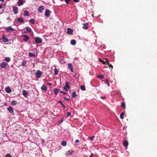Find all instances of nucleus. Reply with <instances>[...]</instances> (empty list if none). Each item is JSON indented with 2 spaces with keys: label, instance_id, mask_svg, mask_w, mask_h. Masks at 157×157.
Here are the masks:
<instances>
[{
  "label": "nucleus",
  "instance_id": "26",
  "mask_svg": "<svg viewBox=\"0 0 157 157\" xmlns=\"http://www.w3.org/2000/svg\"><path fill=\"white\" fill-rule=\"evenodd\" d=\"M70 83L68 82H67L65 83V86L68 88H70V87L69 86Z\"/></svg>",
  "mask_w": 157,
  "mask_h": 157
},
{
  "label": "nucleus",
  "instance_id": "59",
  "mask_svg": "<svg viewBox=\"0 0 157 157\" xmlns=\"http://www.w3.org/2000/svg\"><path fill=\"white\" fill-rule=\"evenodd\" d=\"M0 1H2L3 2H4L3 0H0Z\"/></svg>",
  "mask_w": 157,
  "mask_h": 157
},
{
  "label": "nucleus",
  "instance_id": "50",
  "mask_svg": "<svg viewBox=\"0 0 157 157\" xmlns=\"http://www.w3.org/2000/svg\"><path fill=\"white\" fill-rule=\"evenodd\" d=\"M74 1L75 2H79V0H74Z\"/></svg>",
  "mask_w": 157,
  "mask_h": 157
},
{
  "label": "nucleus",
  "instance_id": "53",
  "mask_svg": "<svg viewBox=\"0 0 157 157\" xmlns=\"http://www.w3.org/2000/svg\"><path fill=\"white\" fill-rule=\"evenodd\" d=\"M61 105L63 106L64 108H65L66 107H65V106L64 105V104H63V103L61 104Z\"/></svg>",
  "mask_w": 157,
  "mask_h": 157
},
{
  "label": "nucleus",
  "instance_id": "16",
  "mask_svg": "<svg viewBox=\"0 0 157 157\" xmlns=\"http://www.w3.org/2000/svg\"><path fill=\"white\" fill-rule=\"evenodd\" d=\"M41 89L42 90L46 91L47 89V87L45 85H43L41 87Z\"/></svg>",
  "mask_w": 157,
  "mask_h": 157
},
{
  "label": "nucleus",
  "instance_id": "58",
  "mask_svg": "<svg viewBox=\"0 0 157 157\" xmlns=\"http://www.w3.org/2000/svg\"><path fill=\"white\" fill-rule=\"evenodd\" d=\"M48 84L49 85H52V84L51 83H48Z\"/></svg>",
  "mask_w": 157,
  "mask_h": 157
},
{
  "label": "nucleus",
  "instance_id": "47",
  "mask_svg": "<svg viewBox=\"0 0 157 157\" xmlns=\"http://www.w3.org/2000/svg\"><path fill=\"white\" fill-rule=\"evenodd\" d=\"M60 93H63L64 94H67L66 92H64L63 91H60Z\"/></svg>",
  "mask_w": 157,
  "mask_h": 157
},
{
  "label": "nucleus",
  "instance_id": "22",
  "mask_svg": "<svg viewBox=\"0 0 157 157\" xmlns=\"http://www.w3.org/2000/svg\"><path fill=\"white\" fill-rule=\"evenodd\" d=\"M24 21V19L21 18H19L17 19V21L19 22H23Z\"/></svg>",
  "mask_w": 157,
  "mask_h": 157
},
{
  "label": "nucleus",
  "instance_id": "42",
  "mask_svg": "<svg viewBox=\"0 0 157 157\" xmlns=\"http://www.w3.org/2000/svg\"><path fill=\"white\" fill-rule=\"evenodd\" d=\"M63 119H61L60 120H59L58 122V124H60L61 123L63 122Z\"/></svg>",
  "mask_w": 157,
  "mask_h": 157
},
{
  "label": "nucleus",
  "instance_id": "25",
  "mask_svg": "<svg viewBox=\"0 0 157 157\" xmlns=\"http://www.w3.org/2000/svg\"><path fill=\"white\" fill-rule=\"evenodd\" d=\"M29 56L30 57H34L35 56V55L34 54L32 53L31 52H29Z\"/></svg>",
  "mask_w": 157,
  "mask_h": 157
},
{
  "label": "nucleus",
  "instance_id": "38",
  "mask_svg": "<svg viewBox=\"0 0 157 157\" xmlns=\"http://www.w3.org/2000/svg\"><path fill=\"white\" fill-rule=\"evenodd\" d=\"M104 76L103 75H99L98 77L100 78H104Z\"/></svg>",
  "mask_w": 157,
  "mask_h": 157
},
{
  "label": "nucleus",
  "instance_id": "28",
  "mask_svg": "<svg viewBox=\"0 0 157 157\" xmlns=\"http://www.w3.org/2000/svg\"><path fill=\"white\" fill-rule=\"evenodd\" d=\"M61 144L63 146H65L66 145L67 143L65 141H63L61 143Z\"/></svg>",
  "mask_w": 157,
  "mask_h": 157
},
{
  "label": "nucleus",
  "instance_id": "1",
  "mask_svg": "<svg viewBox=\"0 0 157 157\" xmlns=\"http://www.w3.org/2000/svg\"><path fill=\"white\" fill-rule=\"evenodd\" d=\"M35 41L36 44L41 43H42V39L39 37H36L35 38Z\"/></svg>",
  "mask_w": 157,
  "mask_h": 157
},
{
  "label": "nucleus",
  "instance_id": "34",
  "mask_svg": "<svg viewBox=\"0 0 157 157\" xmlns=\"http://www.w3.org/2000/svg\"><path fill=\"white\" fill-rule=\"evenodd\" d=\"M5 60L7 62H9L10 60V58L9 57H6L5 58Z\"/></svg>",
  "mask_w": 157,
  "mask_h": 157
},
{
  "label": "nucleus",
  "instance_id": "41",
  "mask_svg": "<svg viewBox=\"0 0 157 157\" xmlns=\"http://www.w3.org/2000/svg\"><path fill=\"white\" fill-rule=\"evenodd\" d=\"M64 98L65 99V100L67 101H68L70 99L68 98H66V97H64Z\"/></svg>",
  "mask_w": 157,
  "mask_h": 157
},
{
  "label": "nucleus",
  "instance_id": "29",
  "mask_svg": "<svg viewBox=\"0 0 157 157\" xmlns=\"http://www.w3.org/2000/svg\"><path fill=\"white\" fill-rule=\"evenodd\" d=\"M66 154L67 155H72V153L70 151H68L66 152Z\"/></svg>",
  "mask_w": 157,
  "mask_h": 157
},
{
  "label": "nucleus",
  "instance_id": "33",
  "mask_svg": "<svg viewBox=\"0 0 157 157\" xmlns=\"http://www.w3.org/2000/svg\"><path fill=\"white\" fill-rule=\"evenodd\" d=\"M29 22L34 24L35 22V21L33 19H31L29 20Z\"/></svg>",
  "mask_w": 157,
  "mask_h": 157
},
{
  "label": "nucleus",
  "instance_id": "45",
  "mask_svg": "<svg viewBox=\"0 0 157 157\" xmlns=\"http://www.w3.org/2000/svg\"><path fill=\"white\" fill-rule=\"evenodd\" d=\"M70 0H65V2L67 4H68L69 3V2L70 1Z\"/></svg>",
  "mask_w": 157,
  "mask_h": 157
},
{
  "label": "nucleus",
  "instance_id": "57",
  "mask_svg": "<svg viewBox=\"0 0 157 157\" xmlns=\"http://www.w3.org/2000/svg\"><path fill=\"white\" fill-rule=\"evenodd\" d=\"M101 98L102 99H105V97H101Z\"/></svg>",
  "mask_w": 157,
  "mask_h": 157
},
{
  "label": "nucleus",
  "instance_id": "43",
  "mask_svg": "<svg viewBox=\"0 0 157 157\" xmlns=\"http://www.w3.org/2000/svg\"><path fill=\"white\" fill-rule=\"evenodd\" d=\"M94 138V136H93L91 137H89V138L90 140L91 141H92L93 139Z\"/></svg>",
  "mask_w": 157,
  "mask_h": 157
},
{
  "label": "nucleus",
  "instance_id": "30",
  "mask_svg": "<svg viewBox=\"0 0 157 157\" xmlns=\"http://www.w3.org/2000/svg\"><path fill=\"white\" fill-rule=\"evenodd\" d=\"M77 95L76 94L75 92L74 91L72 93V97L75 98L76 97Z\"/></svg>",
  "mask_w": 157,
  "mask_h": 157
},
{
  "label": "nucleus",
  "instance_id": "23",
  "mask_svg": "<svg viewBox=\"0 0 157 157\" xmlns=\"http://www.w3.org/2000/svg\"><path fill=\"white\" fill-rule=\"evenodd\" d=\"M128 145V141L125 140L123 142V145L124 146H127Z\"/></svg>",
  "mask_w": 157,
  "mask_h": 157
},
{
  "label": "nucleus",
  "instance_id": "27",
  "mask_svg": "<svg viewBox=\"0 0 157 157\" xmlns=\"http://www.w3.org/2000/svg\"><path fill=\"white\" fill-rule=\"evenodd\" d=\"M23 15L24 16H28V12L26 10L23 13Z\"/></svg>",
  "mask_w": 157,
  "mask_h": 157
},
{
  "label": "nucleus",
  "instance_id": "12",
  "mask_svg": "<svg viewBox=\"0 0 157 157\" xmlns=\"http://www.w3.org/2000/svg\"><path fill=\"white\" fill-rule=\"evenodd\" d=\"M23 95L26 97H27L28 96V94L27 91L25 90H23Z\"/></svg>",
  "mask_w": 157,
  "mask_h": 157
},
{
  "label": "nucleus",
  "instance_id": "54",
  "mask_svg": "<svg viewBox=\"0 0 157 157\" xmlns=\"http://www.w3.org/2000/svg\"><path fill=\"white\" fill-rule=\"evenodd\" d=\"M78 59V58L77 57H75L74 58V60H77Z\"/></svg>",
  "mask_w": 157,
  "mask_h": 157
},
{
  "label": "nucleus",
  "instance_id": "37",
  "mask_svg": "<svg viewBox=\"0 0 157 157\" xmlns=\"http://www.w3.org/2000/svg\"><path fill=\"white\" fill-rule=\"evenodd\" d=\"M107 64L108 65V66H109V67L110 68H111L112 69L113 68V66L112 65V64H110L109 62L108 63H107Z\"/></svg>",
  "mask_w": 157,
  "mask_h": 157
},
{
  "label": "nucleus",
  "instance_id": "2",
  "mask_svg": "<svg viewBox=\"0 0 157 157\" xmlns=\"http://www.w3.org/2000/svg\"><path fill=\"white\" fill-rule=\"evenodd\" d=\"M35 75L38 78L41 77L42 74L41 71L40 70H37L35 73Z\"/></svg>",
  "mask_w": 157,
  "mask_h": 157
},
{
  "label": "nucleus",
  "instance_id": "6",
  "mask_svg": "<svg viewBox=\"0 0 157 157\" xmlns=\"http://www.w3.org/2000/svg\"><path fill=\"white\" fill-rule=\"evenodd\" d=\"M67 33L68 34H72L73 33V30L70 28H68L67 29Z\"/></svg>",
  "mask_w": 157,
  "mask_h": 157
},
{
  "label": "nucleus",
  "instance_id": "61",
  "mask_svg": "<svg viewBox=\"0 0 157 157\" xmlns=\"http://www.w3.org/2000/svg\"><path fill=\"white\" fill-rule=\"evenodd\" d=\"M99 61H100V62H101V60H101L100 59H99Z\"/></svg>",
  "mask_w": 157,
  "mask_h": 157
},
{
  "label": "nucleus",
  "instance_id": "56",
  "mask_svg": "<svg viewBox=\"0 0 157 157\" xmlns=\"http://www.w3.org/2000/svg\"><path fill=\"white\" fill-rule=\"evenodd\" d=\"M93 153H91L90 155V157H93Z\"/></svg>",
  "mask_w": 157,
  "mask_h": 157
},
{
  "label": "nucleus",
  "instance_id": "60",
  "mask_svg": "<svg viewBox=\"0 0 157 157\" xmlns=\"http://www.w3.org/2000/svg\"><path fill=\"white\" fill-rule=\"evenodd\" d=\"M10 18V17H8L6 19H7V20H8V19H9Z\"/></svg>",
  "mask_w": 157,
  "mask_h": 157
},
{
  "label": "nucleus",
  "instance_id": "7",
  "mask_svg": "<svg viewBox=\"0 0 157 157\" xmlns=\"http://www.w3.org/2000/svg\"><path fill=\"white\" fill-rule=\"evenodd\" d=\"M24 2L23 0H19L17 2L18 6H20L23 5Z\"/></svg>",
  "mask_w": 157,
  "mask_h": 157
},
{
  "label": "nucleus",
  "instance_id": "32",
  "mask_svg": "<svg viewBox=\"0 0 157 157\" xmlns=\"http://www.w3.org/2000/svg\"><path fill=\"white\" fill-rule=\"evenodd\" d=\"M80 89L82 91H84L86 90L85 86L84 85H82L80 86Z\"/></svg>",
  "mask_w": 157,
  "mask_h": 157
},
{
  "label": "nucleus",
  "instance_id": "19",
  "mask_svg": "<svg viewBox=\"0 0 157 157\" xmlns=\"http://www.w3.org/2000/svg\"><path fill=\"white\" fill-rule=\"evenodd\" d=\"M87 25L88 24L87 23L83 24L82 28L84 29H87L88 28Z\"/></svg>",
  "mask_w": 157,
  "mask_h": 157
},
{
  "label": "nucleus",
  "instance_id": "21",
  "mask_svg": "<svg viewBox=\"0 0 157 157\" xmlns=\"http://www.w3.org/2000/svg\"><path fill=\"white\" fill-rule=\"evenodd\" d=\"M71 44L72 45H75L76 44V42L75 40H71Z\"/></svg>",
  "mask_w": 157,
  "mask_h": 157
},
{
  "label": "nucleus",
  "instance_id": "48",
  "mask_svg": "<svg viewBox=\"0 0 157 157\" xmlns=\"http://www.w3.org/2000/svg\"><path fill=\"white\" fill-rule=\"evenodd\" d=\"M101 62L103 64H105V62L103 60H101Z\"/></svg>",
  "mask_w": 157,
  "mask_h": 157
},
{
  "label": "nucleus",
  "instance_id": "35",
  "mask_svg": "<svg viewBox=\"0 0 157 157\" xmlns=\"http://www.w3.org/2000/svg\"><path fill=\"white\" fill-rule=\"evenodd\" d=\"M124 114L123 112L120 115V117L121 119H123L124 118Z\"/></svg>",
  "mask_w": 157,
  "mask_h": 157
},
{
  "label": "nucleus",
  "instance_id": "52",
  "mask_svg": "<svg viewBox=\"0 0 157 157\" xmlns=\"http://www.w3.org/2000/svg\"><path fill=\"white\" fill-rule=\"evenodd\" d=\"M58 103H61V104L63 103L62 102L60 101V100H59L58 101Z\"/></svg>",
  "mask_w": 157,
  "mask_h": 157
},
{
  "label": "nucleus",
  "instance_id": "55",
  "mask_svg": "<svg viewBox=\"0 0 157 157\" xmlns=\"http://www.w3.org/2000/svg\"><path fill=\"white\" fill-rule=\"evenodd\" d=\"M2 4H1L0 5V9L2 8Z\"/></svg>",
  "mask_w": 157,
  "mask_h": 157
},
{
  "label": "nucleus",
  "instance_id": "31",
  "mask_svg": "<svg viewBox=\"0 0 157 157\" xmlns=\"http://www.w3.org/2000/svg\"><path fill=\"white\" fill-rule=\"evenodd\" d=\"M121 106L122 108H124V109H125V103L124 102H122L121 103Z\"/></svg>",
  "mask_w": 157,
  "mask_h": 157
},
{
  "label": "nucleus",
  "instance_id": "40",
  "mask_svg": "<svg viewBox=\"0 0 157 157\" xmlns=\"http://www.w3.org/2000/svg\"><path fill=\"white\" fill-rule=\"evenodd\" d=\"M106 83H107L108 85V86H110V84H109V81H108V79H107L106 80Z\"/></svg>",
  "mask_w": 157,
  "mask_h": 157
},
{
  "label": "nucleus",
  "instance_id": "18",
  "mask_svg": "<svg viewBox=\"0 0 157 157\" xmlns=\"http://www.w3.org/2000/svg\"><path fill=\"white\" fill-rule=\"evenodd\" d=\"M17 104V102L16 101L13 100L11 102V104L12 105H16Z\"/></svg>",
  "mask_w": 157,
  "mask_h": 157
},
{
  "label": "nucleus",
  "instance_id": "49",
  "mask_svg": "<svg viewBox=\"0 0 157 157\" xmlns=\"http://www.w3.org/2000/svg\"><path fill=\"white\" fill-rule=\"evenodd\" d=\"M63 89H64V90H65L66 91H68V90L67 89V88L66 87H64V88H63Z\"/></svg>",
  "mask_w": 157,
  "mask_h": 157
},
{
  "label": "nucleus",
  "instance_id": "8",
  "mask_svg": "<svg viewBox=\"0 0 157 157\" xmlns=\"http://www.w3.org/2000/svg\"><path fill=\"white\" fill-rule=\"evenodd\" d=\"M5 91L8 93H10L11 92V90L9 87H6L5 88Z\"/></svg>",
  "mask_w": 157,
  "mask_h": 157
},
{
  "label": "nucleus",
  "instance_id": "15",
  "mask_svg": "<svg viewBox=\"0 0 157 157\" xmlns=\"http://www.w3.org/2000/svg\"><path fill=\"white\" fill-rule=\"evenodd\" d=\"M59 89L55 88L54 90V94L56 95L59 92Z\"/></svg>",
  "mask_w": 157,
  "mask_h": 157
},
{
  "label": "nucleus",
  "instance_id": "24",
  "mask_svg": "<svg viewBox=\"0 0 157 157\" xmlns=\"http://www.w3.org/2000/svg\"><path fill=\"white\" fill-rule=\"evenodd\" d=\"M54 74L55 75H56L58 74L59 71L56 68L54 70Z\"/></svg>",
  "mask_w": 157,
  "mask_h": 157
},
{
  "label": "nucleus",
  "instance_id": "3",
  "mask_svg": "<svg viewBox=\"0 0 157 157\" xmlns=\"http://www.w3.org/2000/svg\"><path fill=\"white\" fill-rule=\"evenodd\" d=\"M7 64L6 63L4 62L0 64V66L2 68H5L7 66Z\"/></svg>",
  "mask_w": 157,
  "mask_h": 157
},
{
  "label": "nucleus",
  "instance_id": "14",
  "mask_svg": "<svg viewBox=\"0 0 157 157\" xmlns=\"http://www.w3.org/2000/svg\"><path fill=\"white\" fill-rule=\"evenodd\" d=\"M44 9V7L43 6H40L38 8V11L40 12H42V11Z\"/></svg>",
  "mask_w": 157,
  "mask_h": 157
},
{
  "label": "nucleus",
  "instance_id": "20",
  "mask_svg": "<svg viewBox=\"0 0 157 157\" xmlns=\"http://www.w3.org/2000/svg\"><path fill=\"white\" fill-rule=\"evenodd\" d=\"M26 32H25V33H27L28 32H30L31 31V29L29 28L28 27H26Z\"/></svg>",
  "mask_w": 157,
  "mask_h": 157
},
{
  "label": "nucleus",
  "instance_id": "17",
  "mask_svg": "<svg viewBox=\"0 0 157 157\" xmlns=\"http://www.w3.org/2000/svg\"><path fill=\"white\" fill-rule=\"evenodd\" d=\"M6 29L7 31H13L14 30V29L11 27H7L6 28Z\"/></svg>",
  "mask_w": 157,
  "mask_h": 157
},
{
  "label": "nucleus",
  "instance_id": "11",
  "mask_svg": "<svg viewBox=\"0 0 157 157\" xmlns=\"http://www.w3.org/2000/svg\"><path fill=\"white\" fill-rule=\"evenodd\" d=\"M68 66L70 68L71 71V72H73V70L72 67V65L71 63H68Z\"/></svg>",
  "mask_w": 157,
  "mask_h": 157
},
{
  "label": "nucleus",
  "instance_id": "13",
  "mask_svg": "<svg viewBox=\"0 0 157 157\" xmlns=\"http://www.w3.org/2000/svg\"><path fill=\"white\" fill-rule=\"evenodd\" d=\"M2 39L3 41L6 42L9 41V40L4 36L2 37Z\"/></svg>",
  "mask_w": 157,
  "mask_h": 157
},
{
  "label": "nucleus",
  "instance_id": "10",
  "mask_svg": "<svg viewBox=\"0 0 157 157\" xmlns=\"http://www.w3.org/2000/svg\"><path fill=\"white\" fill-rule=\"evenodd\" d=\"M23 37L24 38V40L25 42L29 40V37L28 36L26 35H23Z\"/></svg>",
  "mask_w": 157,
  "mask_h": 157
},
{
  "label": "nucleus",
  "instance_id": "46",
  "mask_svg": "<svg viewBox=\"0 0 157 157\" xmlns=\"http://www.w3.org/2000/svg\"><path fill=\"white\" fill-rule=\"evenodd\" d=\"M71 113L70 112H67V117H68L69 115H71Z\"/></svg>",
  "mask_w": 157,
  "mask_h": 157
},
{
  "label": "nucleus",
  "instance_id": "44",
  "mask_svg": "<svg viewBox=\"0 0 157 157\" xmlns=\"http://www.w3.org/2000/svg\"><path fill=\"white\" fill-rule=\"evenodd\" d=\"M105 63H106L107 64V63H108L109 62V60L105 58Z\"/></svg>",
  "mask_w": 157,
  "mask_h": 157
},
{
  "label": "nucleus",
  "instance_id": "9",
  "mask_svg": "<svg viewBox=\"0 0 157 157\" xmlns=\"http://www.w3.org/2000/svg\"><path fill=\"white\" fill-rule=\"evenodd\" d=\"M50 11L48 10H46L45 12V15L47 17H48L49 16V14L50 13Z\"/></svg>",
  "mask_w": 157,
  "mask_h": 157
},
{
  "label": "nucleus",
  "instance_id": "4",
  "mask_svg": "<svg viewBox=\"0 0 157 157\" xmlns=\"http://www.w3.org/2000/svg\"><path fill=\"white\" fill-rule=\"evenodd\" d=\"M7 109L11 114H13V110L11 107L10 106L7 108Z\"/></svg>",
  "mask_w": 157,
  "mask_h": 157
},
{
  "label": "nucleus",
  "instance_id": "36",
  "mask_svg": "<svg viewBox=\"0 0 157 157\" xmlns=\"http://www.w3.org/2000/svg\"><path fill=\"white\" fill-rule=\"evenodd\" d=\"M27 63L26 61H24L22 62L21 65L22 66H26V64Z\"/></svg>",
  "mask_w": 157,
  "mask_h": 157
},
{
  "label": "nucleus",
  "instance_id": "5",
  "mask_svg": "<svg viewBox=\"0 0 157 157\" xmlns=\"http://www.w3.org/2000/svg\"><path fill=\"white\" fill-rule=\"evenodd\" d=\"M13 11L14 12V13L16 14L18 13V8L16 6H13Z\"/></svg>",
  "mask_w": 157,
  "mask_h": 157
},
{
  "label": "nucleus",
  "instance_id": "51",
  "mask_svg": "<svg viewBox=\"0 0 157 157\" xmlns=\"http://www.w3.org/2000/svg\"><path fill=\"white\" fill-rule=\"evenodd\" d=\"M75 142L76 143H78L79 142V140H78V139H77V140H75Z\"/></svg>",
  "mask_w": 157,
  "mask_h": 157
},
{
  "label": "nucleus",
  "instance_id": "39",
  "mask_svg": "<svg viewBox=\"0 0 157 157\" xmlns=\"http://www.w3.org/2000/svg\"><path fill=\"white\" fill-rule=\"evenodd\" d=\"M5 157H12V156L9 154H7L6 155Z\"/></svg>",
  "mask_w": 157,
  "mask_h": 157
}]
</instances>
